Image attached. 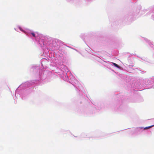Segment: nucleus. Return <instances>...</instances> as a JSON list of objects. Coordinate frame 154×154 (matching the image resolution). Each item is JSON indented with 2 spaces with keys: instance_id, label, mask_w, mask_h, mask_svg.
I'll return each instance as SVG.
<instances>
[{
  "instance_id": "obj_1",
  "label": "nucleus",
  "mask_w": 154,
  "mask_h": 154,
  "mask_svg": "<svg viewBox=\"0 0 154 154\" xmlns=\"http://www.w3.org/2000/svg\"><path fill=\"white\" fill-rule=\"evenodd\" d=\"M154 126V125H151V126H149V127H146L145 128H144V129L145 130V129H148L150 128H151Z\"/></svg>"
},
{
  "instance_id": "obj_3",
  "label": "nucleus",
  "mask_w": 154,
  "mask_h": 154,
  "mask_svg": "<svg viewBox=\"0 0 154 154\" xmlns=\"http://www.w3.org/2000/svg\"><path fill=\"white\" fill-rule=\"evenodd\" d=\"M31 34L32 35V36L34 37H35V34L33 33H31Z\"/></svg>"
},
{
  "instance_id": "obj_2",
  "label": "nucleus",
  "mask_w": 154,
  "mask_h": 154,
  "mask_svg": "<svg viewBox=\"0 0 154 154\" xmlns=\"http://www.w3.org/2000/svg\"><path fill=\"white\" fill-rule=\"evenodd\" d=\"M113 63V64L116 67L118 68H119V66L118 65H117V64H116L115 63Z\"/></svg>"
}]
</instances>
